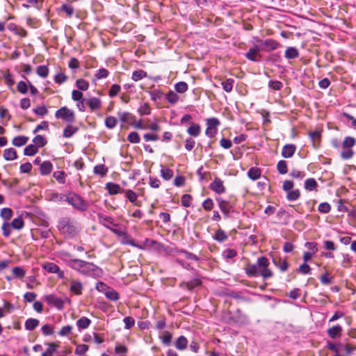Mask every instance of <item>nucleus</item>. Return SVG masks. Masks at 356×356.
Masks as SVG:
<instances>
[{"label": "nucleus", "mask_w": 356, "mask_h": 356, "mask_svg": "<svg viewBox=\"0 0 356 356\" xmlns=\"http://www.w3.org/2000/svg\"><path fill=\"white\" fill-rule=\"evenodd\" d=\"M270 263L267 257L263 256L257 259V263L248 264L245 268V273L249 277L261 276L264 279L271 277L273 275L268 268Z\"/></svg>", "instance_id": "f257e3e1"}, {"label": "nucleus", "mask_w": 356, "mask_h": 356, "mask_svg": "<svg viewBox=\"0 0 356 356\" xmlns=\"http://www.w3.org/2000/svg\"><path fill=\"white\" fill-rule=\"evenodd\" d=\"M103 224L106 228L109 229L113 233L118 236L120 243L122 244L130 245L133 247L141 248L138 244L135 243L134 241L130 238V236L127 234L121 227L118 225L119 224Z\"/></svg>", "instance_id": "f03ea898"}, {"label": "nucleus", "mask_w": 356, "mask_h": 356, "mask_svg": "<svg viewBox=\"0 0 356 356\" xmlns=\"http://www.w3.org/2000/svg\"><path fill=\"white\" fill-rule=\"evenodd\" d=\"M56 196H60V200H66L73 207L79 210L86 211L88 208V203L79 195L73 193L70 195H56Z\"/></svg>", "instance_id": "7ed1b4c3"}, {"label": "nucleus", "mask_w": 356, "mask_h": 356, "mask_svg": "<svg viewBox=\"0 0 356 356\" xmlns=\"http://www.w3.org/2000/svg\"><path fill=\"white\" fill-rule=\"evenodd\" d=\"M356 139L352 136L345 137L342 142L343 150L341 152V157L343 160H348L351 159L354 155V152L352 150V147L355 145Z\"/></svg>", "instance_id": "20e7f679"}, {"label": "nucleus", "mask_w": 356, "mask_h": 356, "mask_svg": "<svg viewBox=\"0 0 356 356\" xmlns=\"http://www.w3.org/2000/svg\"><path fill=\"white\" fill-rule=\"evenodd\" d=\"M138 245L141 247L140 249L149 248L158 253L167 252L169 248L158 241L149 238H146L143 241V245Z\"/></svg>", "instance_id": "39448f33"}, {"label": "nucleus", "mask_w": 356, "mask_h": 356, "mask_svg": "<svg viewBox=\"0 0 356 356\" xmlns=\"http://www.w3.org/2000/svg\"><path fill=\"white\" fill-rule=\"evenodd\" d=\"M55 117L57 119H62L68 123H72L75 121V115L73 111L66 106H63L55 113Z\"/></svg>", "instance_id": "423d86ee"}, {"label": "nucleus", "mask_w": 356, "mask_h": 356, "mask_svg": "<svg viewBox=\"0 0 356 356\" xmlns=\"http://www.w3.org/2000/svg\"><path fill=\"white\" fill-rule=\"evenodd\" d=\"M58 229L65 238H73L79 232L78 227L74 224H59Z\"/></svg>", "instance_id": "0eeeda50"}, {"label": "nucleus", "mask_w": 356, "mask_h": 356, "mask_svg": "<svg viewBox=\"0 0 356 356\" xmlns=\"http://www.w3.org/2000/svg\"><path fill=\"white\" fill-rule=\"evenodd\" d=\"M255 40L258 44H261L263 46L264 51H271L275 50L281 46L280 42L271 38H268L263 40L257 38Z\"/></svg>", "instance_id": "6e6552de"}, {"label": "nucleus", "mask_w": 356, "mask_h": 356, "mask_svg": "<svg viewBox=\"0 0 356 356\" xmlns=\"http://www.w3.org/2000/svg\"><path fill=\"white\" fill-rule=\"evenodd\" d=\"M220 124V121L216 118H211L207 120V129L205 134L209 137L213 138L217 133V127Z\"/></svg>", "instance_id": "1a4fd4ad"}, {"label": "nucleus", "mask_w": 356, "mask_h": 356, "mask_svg": "<svg viewBox=\"0 0 356 356\" xmlns=\"http://www.w3.org/2000/svg\"><path fill=\"white\" fill-rule=\"evenodd\" d=\"M44 300L49 305H54L58 309L64 308V301L62 298L57 297L55 294H49L44 296Z\"/></svg>", "instance_id": "9d476101"}, {"label": "nucleus", "mask_w": 356, "mask_h": 356, "mask_svg": "<svg viewBox=\"0 0 356 356\" xmlns=\"http://www.w3.org/2000/svg\"><path fill=\"white\" fill-rule=\"evenodd\" d=\"M70 266L75 270L81 271L82 268L85 267H96V266L90 262H87L81 259H74L70 261Z\"/></svg>", "instance_id": "9b49d317"}, {"label": "nucleus", "mask_w": 356, "mask_h": 356, "mask_svg": "<svg viewBox=\"0 0 356 356\" xmlns=\"http://www.w3.org/2000/svg\"><path fill=\"white\" fill-rule=\"evenodd\" d=\"M210 188L218 194H221L225 192V187L223 185V181L216 177L210 184Z\"/></svg>", "instance_id": "f8f14e48"}, {"label": "nucleus", "mask_w": 356, "mask_h": 356, "mask_svg": "<svg viewBox=\"0 0 356 356\" xmlns=\"http://www.w3.org/2000/svg\"><path fill=\"white\" fill-rule=\"evenodd\" d=\"M296 147L293 144H286L282 147V156L285 159H289L293 156Z\"/></svg>", "instance_id": "ddd939ff"}, {"label": "nucleus", "mask_w": 356, "mask_h": 356, "mask_svg": "<svg viewBox=\"0 0 356 356\" xmlns=\"http://www.w3.org/2000/svg\"><path fill=\"white\" fill-rule=\"evenodd\" d=\"M202 280L200 278H194L187 282H181L179 286L189 291H192L195 287L202 285Z\"/></svg>", "instance_id": "4468645a"}, {"label": "nucleus", "mask_w": 356, "mask_h": 356, "mask_svg": "<svg viewBox=\"0 0 356 356\" xmlns=\"http://www.w3.org/2000/svg\"><path fill=\"white\" fill-rule=\"evenodd\" d=\"M273 262L282 272L286 271L289 266L287 261L282 260L280 257H273Z\"/></svg>", "instance_id": "2eb2a0df"}, {"label": "nucleus", "mask_w": 356, "mask_h": 356, "mask_svg": "<svg viewBox=\"0 0 356 356\" xmlns=\"http://www.w3.org/2000/svg\"><path fill=\"white\" fill-rule=\"evenodd\" d=\"M342 327L339 325H334L327 330L328 336L332 339H336L341 335Z\"/></svg>", "instance_id": "dca6fc26"}, {"label": "nucleus", "mask_w": 356, "mask_h": 356, "mask_svg": "<svg viewBox=\"0 0 356 356\" xmlns=\"http://www.w3.org/2000/svg\"><path fill=\"white\" fill-rule=\"evenodd\" d=\"M53 169V165L49 161L42 162L40 166V172L42 175H48Z\"/></svg>", "instance_id": "f3484780"}, {"label": "nucleus", "mask_w": 356, "mask_h": 356, "mask_svg": "<svg viewBox=\"0 0 356 356\" xmlns=\"http://www.w3.org/2000/svg\"><path fill=\"white\" fill-rule=\"evenodd\" d=\"M284 56L287 59L297 58L299 56V51L295 47H289L285 50Z\"/></svg>", "instance_id": "a211bd4d"}, {"label": "nucleus", "mask_w": 356, "mask_h": 356, "mask_svg": "<svg viewBox=\"0 0 356 356\" xmlns=\"http://www.w3.org/2000/svg\"><path fill=\"white\" fill-rule=\"evenodd\" d=\"M83 285L81 282L72 280L71 281V285L70 287V291L76 294V295H81V291L83 289Z\"/></svg>", "instance_id": "6ab92c4d"}, {"label": "nucleus", "mask_w": 356, "mask_h": 356, "mask_svg": "<svg viewBox=\"0 0 356 356\" xmlns=\"http://www.w3.org/2000/svg\"><path fill=\"white\" fill-rule=\"evenodd\" d=\"M3 156L6 161H13L17 158V152L14 148L4 149Z\"/></svg>", "instance_id": "aec40b11"}, {"label": "nucleus", "mask_w": 356, "mask_h": 356, "mask_svg": "<svg viewBox=\"0 0 356 356\" xmlns=\"http://www.w3.org/2000/svg\"><path fill=\"white\" fill-rule=\"evenodd\" d=\"M87 104L92 111L100 108L102 101L99 97H91L87 100Z\"/></svg>", "instance_id": "412c9836"}, {"label": "nucleus", "mask_w": 356, "mask_h": 356, "mask_svg": "<svg viewBox=\"0 0 356 356\" xmlns=\"http://www.w3.org/2000/svg\"><path fill=\"white\" fill-rule=\"evenodd\" d=\"M200 131L201 127L200 124L196 123H192L187 129V133L192 137H197L200 135Z\"/></svg>", "instance_id": "4be33fe9"}, {"label": "nucleus", "mask_w": 356, "mask_h": 356, "mask_svg": "<svg viewBox=\"0 0 356 356\" xmlns=\"http://www.w3.org/2000/svg\"><path fill=\"white\" fill-rule=\"evenodd\" d=\"M175 346L177 349L184 350L187 348L188 340L184 336H180L175 342Z\"/></svg>", "instance_id": "5701e85b"}, {"label": "nucleus", "mask_w": 356, "mask_h": 356, "mask_svg": "<svg viewBox=\"0 0 356 356\" xmlns=\"http://www.w3.org/2000/svg\"><path fill=\"white\" fill-rule=\"evenodd\" d=\"M79 129L71 124H67L63 130V136L64 138H71L75 133L78 131Z\"/></svg>", "instance_id": "b1692460"}, {"label": "nucleus", "mask_w": 356, "mask_h": 356, "mask_svg": "<svg viewBox=\"0 0 356 356\" xmlns=\"http://www.w3.org/2000/svg\"><path fill=\"white\" fill-rule=\"evenodd\" d=\"M232 319L237 323H245L248 321L247 316L242 314L240 309H237Z\"/></svg>", "instance_id": "393cba45"}, {"label": "nucleus", "mask_w": 356, "mask_h": 356, "mask_svg": "<svg viewBox=\"0 0 356 356\" xmlns=\"http://www.w3.org/2000/svg\"><path fill=\"white\" fill-rule=\"evenodd\" d=\"M29 138L25 136H18L13 138V145L16 147H21L26 144Z\"/></svg>", "instance_id": "a878e982"}, {"label": "nucleus", "mask_w": 356, "mask_h": 356, "mask_svg": "<svg viewBox=\"0 0 356 356\" xmlns=\"http://www.w3.org/2000/svg\"><path fill=\"white\" fill-rule=\"evenodd\" d=\"M33 143H34L33 145H35V147H37L38 149V147H42L46 145L47 140L42 135H37L33 138Z\"/></svg>", "instance_id": "bb28decb"}, {"label": "nucleus", "mask_w": 356, "mask_h": 356, "mask_svg": "<svg viewBox=\"0 0 356 356\" xmlns=\"http://www.w3.org/2000/svg\"><path fill=\"white\" fill-rule=\"evenodd\" d=\"M49 348L47 350L42 354V356H52L53 353L57 350L59 346V342H54L47 343Z\"/></svg>", "instance_id": "cd10ccee"}, {"label": "nucleus", "mask_w": 356, "mask_h": 356, "mask_svg": "<svg viewBox=\"0 0 356 356\" xmlns=\"http://www.w3.org/2000/svg\"><path fill=\"white\" fill-rule=\"evenodd\" d=\"M13 277L16 279H22L25 275V270L21 266H15L12 269Z\"/></svg>", "instance_id": "c85d7f7f"}, {"label": "nucleus", "mask_w": 356, "mask_h": 356, "mask_svg": "<svg viewBox=\"0 0 356 356\" xmlns=\"http://www.w3.org/2000/svg\"><path fill=\"white\" fill-rule=\"evenodd\" d=\"M106 188L108 190V193L111 195L118 194L120 192L121 190V188L118 184L112 182L107 183Z\"/></svg>", "instance_id": "c756f323"}, {"label": "nucleus", "mask_w": 356, "mask_h": 356, "mask_svg": "<svg viewBox=\"0 0 356 356\" xmlns=\"http://www.w3.org/2000/svg\"><path fill=\"white\" fill-rule=\"evenodd\" d=\"M40 322L35 318H29L25 322V328L27 330H33L39 325Z\"/></svg>", "instance_id": "7c9ffc66"}, {"label": "nucleus", "mask_w": 356, "mask_h": 356, "mask_svg": "<svg viewBox=\"0 0 356 356\" xmlns=\"http://www.w3.org/2000/svg\"><path fill=\"white\" fill-rule=\"evenodd\" d=\"M91 323V321L86 317L83 316L76 321V325L79 329H86L89 327Z\"/></svg>", "instance_id": "2f4dec72"}, {"label": "nucleus", "mask_w": 356, "mask_h": 356, "mask_svg": "<svg viewBox=\"0 0 356 356\" xmlns=\"http://www.w3.org/2000/svg\"><path fill=\"white\" fill-rule=\"evenodd\" d=\"M66 173L63 170L56 171L53 174V177L56 179V180L61 184L65 183L66 180Z\"/></svg>", "instance_id": "473e14b6"}, {"label": "nucleus", "mask_w": 356, "mask_h": 356, "mask_svg": "<svg viewBox=\"0 0 356 356\" xmlns=\"http://www.w3.org/2000/svg\"><path fill=\"white\" fill-rule=\"evenodd\" d=\"M317 186V182L314 178L307 179L305 181V188L307 191H312Z\"/></svg>", "instance_id": "72a5a7b5"}, {"label": "nucleus", "mask_w": 356, "mask_h": 356, "mask_svg": "<svg viewBox=\"0 0 356 356\" xmlns=\"http://www.w3.org/2000/svg\"><path fill=\"white\" fill-rule=\"evenodd\" d=\"M38 152V149L33 144L27 145L24 149L25 156H33Z\"/></svg>", "instance_id": "f704fd0d"}, {"label": "nucleus", "mask_w": 356, "mask_h": 356, "mask_svg": "<svg viewBox=\"0 0 356 356\" xmlns=\"http://www.w3.org/2000/svg\"><path fill=\"white\" fill-rule=\"evenodd\" d=\"M105 296L112 301H117L120 298L119 293L115 290L111 289L105 291Z\"/></svg>", "instance_id": "c9c22d12"}, {"label": "nucleus", "mask_w": 356, "mask_h": 356, "mask_svg": "<svg viewBox=\"0 0 356 356\" xmlns=\"http://www.w3.org/2000/svg\"><path fill=\"white\" fill-rule=\"evenodd\" d=\"M93 172L96 175L102 177L105 176L108 172V168L104 164L97 165L94 167Z\"/></svg>", "instance_id": "e433bc0d"}, {"label": "nucleus", "mask_w": 356, "mask_h": 356, "mask_svg": "<svg viewBox=\"0 0 356 356\" xmlns=\"http://www.w3.org/2000/svg\"><path fill=\"white\" fill-rule=\"evenodd\" d=\"M161 177L166 181L170 180L173 176L172 170H171L170 168H164L162 165H161Z\"/></svg>", "instance_id": "4c0bfd02"}, {"label": "nucleus", "mask_w": 356, "mask_h": 356, "mask_svg": "<svg viewBox=\"0 0 356 356\" xmlns=\"http://www.w3.org/2000/svg\"><path fill=\"white\" fill-rule=\"evenodd\" d=\"M172 338V335L168 331H164L163 333V336L160 337V339H161L162 343L165 346H168L171 344Z\"/></svg>", "instance_id": "58836bf2"}, {"label": "nucleus", "mask_w": 356, "mask_h": 356, "mask_svg": "<svg viewBox=\"0 0 356 356\" xmlns=\"http://www.w3.org/2000/svg\"><path fill=\"white\" fill-rule=\"evenodd\" d=\"M248 175L250 179L257 180L261 176V171L258 168H251L248 172Z\"/></svg>", "instance_id": "ea45409f"}, {"label": "nucleus", "mask_w": 356, "mask_h": 356, "mask_svg": "<svg viewBox=\"0 0 356 356\" xmlns=\"http://www.w3.org/2000/svg\"><path fill=\"white\" fill-rule=\"evenodd\" d=\"M175 90L179 93H184L188 89V84L185 81H179L175 85Z\"/></svg>", "instance_id": "a19ab883"}, {"label": "nucleus", "mask_w": 356, "mask_h": 356, "mask_svg": "<svg viewBox=\"0 0 356 356\" xmlns=\"http://www.w3.org/2000/svg\"><path fill=\"white\" fill-rule=\"evenodd\" d=\"M76 86L79 90L86 91L89 88V83L83 79H79L76 81Z\"/></svg>", "instance_id": "79ce46f5"}, {"label": "nucleus", "mask_w": 356, "mask_h": 356, "mask_svg": "<svg viewBox=\"0 0 356 356\" xmlns=\"http://www.w3.org/2000/svg\"><path fill=\"white\" fill-rule=\"evenodd\" d=\"M166 99L171 104H175L178 102L179 96L176 92L170 90L166 94Z\"/></svg>", "instance_id": "37998d69"}, {"label": "nucleus", "mask_w": 356, "mask_h": 356, "mask_svg": "<svg viewBox=\"0 0 356 356\" xmlns=\"http://www.w3.org/2000/svg\"><path fill=\"white\" fill-rule=\"evenodd\" d=\"M43 268L49 273H56L59 270V267L54 263H45L42 265Z\"/></svg>", "instance_id": "c03bdc74"}, {"label": "nucleus", "mask_w": 356, "mask_h": 356, "mask_svg": "<svg viewBox=\"0 0 356 356\" xmlns=\"http://www.w3.org/2000/svg\"><path fill=\"white\" fill-rule=\"evenodd\" d=\"M234 80L233 79H228L226 81L222 82V86L223 90L227 92H230L233 89Z\"/></svg>", "instance_id": "a18cd8bd"}, {"label": "nucleus", "mask_w": 356, "mask_h": 356, "mask_svg": "<svg viewBox=\"0 0 356 356\" xmlns=\"http://www.w3.org/2000/svg\"><path fill=\"white\" fill-rule=\"evenodd\" d=\"M277 169L280 174L285 175L287 173V163L284 160H281L277 163Z\"/></svg>", "instance_id": "49530a36"}, {"label": "nucleus", "mask_w": 356, "mask_h": 356, "mask_svg": "<svg viewBox=\"0 0 356 356\" xmlns=\"http://www.w3.org/2000/svg\"><path fill=\"white\" fill-rule=\"evenodd\" d=\"M309 136L313 142L314 147L316 148L318 146L316 145V140H320L321 136V132L318 130L310 131L309 133Z\"/></svg>", "instance_id": "de8ad7c7"}, {"label": "nucleus", "mask_w": 356, "mask_h": 356, "mask_svg": "<svg viewBox=\"0 0 356 356\" xmlns=\"http://www.w3.org/2000/svg\"><path fill=\"white\" fill-rule=\"evenodd\" d=\"M118 120L115 117L108 116L105 120V125L108 129H112L117 125Z\"/></svg>", "instance_id": "09e8293b"}, {"label": "nucleus", "mask_w": 356, "mask_h": 356, "mask_svg": "<svg viewBox=\"0 0 356 356\" xmlns=\"http://www.w3.org/2000/svg\"><path fill=\"white\" fill-rule=\"evenodd\" d=\"M147 73L144 70H136L132 73L131 79L135 81H138L145 77Z\"/></svg>", "instance_id": "8fccbe9b"}, {"label": "nucleus", "mask_w": 356, "mask_h": 356, "mask_svg": "<svg viewBox=\"0 0 356 356\" xmlns=\"http://www.w3.org/2000/svg\"><path fill=\"white\" fill-rule=\"evenodd\" d=\"M33 112L39 116L43 117L48 113V110L44 105L39 106L33 109Z\"/></svg>", "instance_id": "3c124183"}, {"label": "nucleus", "mask_w": 356, "mask_h": 356, "mask_svg": "<svg viewBox=\"0 0 356 356\" xmlns=\"http://www.w3.org/2000/svg\"><path fill=\"white\" fill-rule=\"evenodd\" d=\"M120 90H121V86L120 85L116 84V83L113 84L111 86L110 90L108 91V96L111 98L115 97L120 92Z\"/></svg>", "instance_id": "603ef678"}, {"label": "nucleus", "mask_w": 356, "mask_h": 356, "mask_svg": "<svg viewBox=\"0 0 356 356\" xmlns=\"http://www.w3.org/2000/svg\"><path fill=\"white\" fill-rule=\"evenodd\" d=\"M227 238V236L221 229H218L215 234L214 239L218 242H223Z\"/></svg>", "instance_id": "864d4df0"}, {"label": "nucleus", "mask_w": 356, "mask_h": 356, "mask_svg": "<svg viewBox=\"0 0 356 356\" xmlns=\"http://www.w3.org/2000/svg\"><path fill=\"white\" fill-rule=\"evenodd\" d=\"M300 191L298 189L296 190H291L288 192L286 198L289 201H296L300 197Z\"/></svg>", "instance_id": "5fc2aeb1"}, {"label": "nucleus", "mask_w": 356, "mask_h": 356, "mask_svg": "<svg viewBox=\"0 0 356 356\" xmlns=\"http://www.w3.org/2000/svg\"><path fill=\"white\" fill-rule=\"evenodd\" d=\"M138 112L140 115H147L150 114L151 108L147 103H145L138 108Z\"/></svg>", "instance_id": "6e6d98bb"}, {"label": "nucleus", "mask_w": 356, "mask_h": 356, "mask_svg": "<svg viewBox=\"0 0 356 356\" xmlns=\"http://www.w3.org/2000/svg\"><path fill=\"white\" fill-rule=\"evenodd\" d=\"M127 140L131 143H134V144H137V143H139L140 141V138L139 136V134L136 132V131H132L131 132L128 136H127Z\"/></svg>", "instance_id": "4d7b16f0"}, {"label": "nucleus", "mask_w": 356, "mask_h": 356, "mask_svg": "<svg viewBox=\"0 0 356 356\" xmlns=\"http://www.w3.org/2000/svg\"><path fill=\"white\" fill-rule=\"evenodd\" d=\"M89 346L86 344L78 345L74 350V353L76 355H84L88 350Z\"/></svg>", "instance_id": "13d9d810"}, {"label": "nucleus", "mask_w": 356, "mask_h": 356, "mask_svg": "<svg viewBox=\"0 0 356 356\" xmlns=\"http://www.w3.org/2000/svg\"><path fill=\"white\" fill-rule=\"evenodd\" d=\"M259 56V54H256L252 49H249V50L245 54V58L253 62H259V60L257 58V57Z\"/></svg>", "instance_id": "bf43d9fd"}, {"label": "nucleus", "mask_w": 356, "mask_h": 356, "mask_svg": "<svg viewBox=\"0 0 356 356\" xmlns=\"http://www.w3.org/2000/svg\"><path fill=\"white\" fill-rule=\"evenodd\" d=\"M37 74L42 77L45 78L48 76L49 74V68L46 65H39L37 67Z\"/></svg>", "instance_id": "052dcab7"}, {"label": "nucleus", "mask_w": 356, "mask_h": 356, "mask_svg": "<svg viewBox=\"0 0 356 356\" xmlns=\"http://www.w3.org/2000/svg\"><path fill=\"white\" fill-rule=\"evenodd\" d=\"M1 216L4 220L7 221L13 216V211L9 208H3L1 211Z\"/></svg>", "instance_id": "680f3d73"}, {"label": "nucleus", "mask_w": 356, "mask_h": 356, "mask_svg": "<svg viewBox=\"0 0 356 356\" xmlns=\"http://www.w3.org/2000/svg\"><path fill=\"white\" fill-rule=\"evenodd\" d=\"M283 86V84L280 81L271 80L268 82V87L274 90H280Z\"/></svg>", "instance_id": "e2e57ef3"}, {"label": "nucleus", "mask_w": 356, "mask_h": 356, "mask_svg": "<svg viewBox=\"0 0 356 356\" xmlns=\"http://www.w3.org/2000/svg\"><path fill=\"white\" fill-rule=\"evenodd\" d=\"M118 116L122 122H127L134 118V116L128 112H119Z\"/></svg>", "instance_id": "0e129e2a"}, {"label": "nucleus", "mask_w": 356, "mask_h": 356, "mask_svg": "<svg viewBox=\"0 0 356 356\" xmlns=\"http://www.w3.org/2000/svg\"><path fill=\"white\" fill-rule=\"evenodd\" d=\"M67 79V76L63 72L58 73L54 76V81L59 85L65 83Z\"/></svg>", "instance_id": "69168bd1"}, {"label": "nucleus", "mask_w": 356, "mask_h": 356, "mask_svg": "<svg viewBox=\"0 0 356 356\" xmlns=\"http://www.w3.org/2000/svg\"><path fill=\"white\" fill-rule=\"evenodd\" d=\"M108 71L105 68L99 69L95 74V78L97 79H105L108 76Z\"/></svg>", "instance_id": "338daca9"}, {"label": "nucleus", "mask_w": 356, "mask_h": 356, "mask_svg": "<svg viewBox=\"0 0 356 356\" xmlns=\"http://www.w3.org/2000/svg\"><path fill=\"white\" fill-rule=\"evenodd\" d=\"M237 255V252L234 249H226L222 252V257L225 259H232Z\"/></svg>", "instance_id": "774afa93"}]
</instances>
